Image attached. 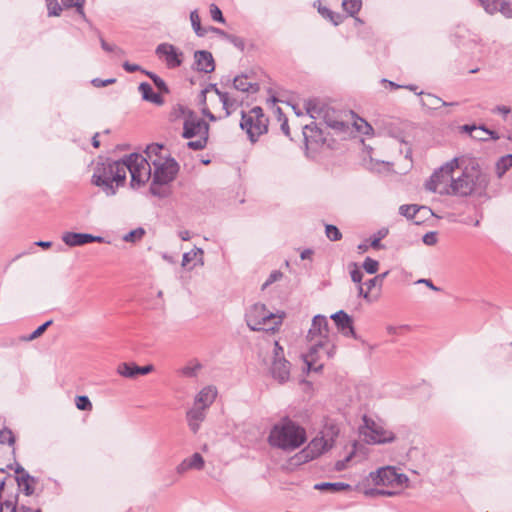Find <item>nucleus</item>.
<instances>
[{
	"mask_svg": "<svg viewBox=\"0 0 512 512\" xmlns=\"http://www.w3.org/2000/svg\"><path fill=\"white\" fill-rule=\"evenodd\" d=\"M127 163L124 158L121 160L106 159L97 163L91 183L99 187L106 196H114L119 187L126 183Z\"/></svg>",
	"mask_w": 512,
	"mask_h": 512,
	"instance_id": "nucleus-1",
	"label": "nucleus"
},
{
	"mask_svg": "<svg viewBox=\"0 0 512 512\" xmlns=\"http://www.w3.org/2000/svg\"><path fill=\"white\" fill-rule=\"evenodd\" d=\"M306 440V430L288 416L274 424L268 435L270 446L284 451L295 450L302 446Z\"/></svg>",
	"mask_w": 512,
	"mask_h": 512,
	"instance_id": "nucleus-2",
	"label": "nucleus"
},
{
	"mask_svg": "<svg viewBox=\"0 0 512 512\" xmlns=\"http://www.w3.org/2000/svg\"><path fill=\"white\" fill-rule=\"evenodd\" d=\"M307 340L311 343L309 351L304 355V362L309 371H320L322 364H316L317 354L330 343L329 324L326 316L318 314L313 317L311 327L307 333Z\"/></svg>",
	"mask_w": 512,
	"mask_h": 512,
	"instance_id": "nucleus-3",
	"label": "nucleus"
},
{
	"mask_svg": "<svg viewBox=\"0 0 512 512\" xmlns=\"http://www.w3.org/2000/svg\"><path fill=\"white\" fill-rule=\"evenodd\" d=\"M305 109L311 118L322 119L335 134H347L350 130V122L347 120L348 113L345 111L336 110L318 99L307 100Z\"/></svg>",
	"mask_w": 512,
	"mask_h": 512,
	"instance_id": "nucleus-4",
	"label": "nucleus"
},
{
	"mask_svg": "<svg viewBox=\"0 0 512 512\" xmlns=\"http://www.w3.org/2000/svg\"><path fill=\"white\" fill-rule=\"evenodd\" d=\"M472 170V173L465 171L458 178H453L449 185H446L443 190H439V194L469 196L473 192L485 191L490 183L489 175L476 169L474 166Z\"/></svg>",
	"mask_w": 512,
	"mask_h": 512,
	"instance_id": "nucleus-5",
	"label": "nucleus"
},
{
	"mask_svg": "<svg viewBox=\"0 0 512 512\" xmlns=\"http://www.w3.org/2000/svg\"><path fill=\"white\" fill-rule=\"evenodd\" d=\"M152 165L154 173L149 192L155 197L166 198L171 193L169 184L175 180L180 169L179 164L174 158L168 157L152 160Z\"/></svg>",
	"mask_w": 512,
	"mask_h": 512,
	"instance_id": "nucleus-6",
	"label": "nucleus"
},
{
	"mask_svg": "<svg viewBox=\"0 0 512 512\" xmlns=\"http://www.w3.org/2000/svg\"><path fill=\"white\" fill-rule=\"evenodd\" d=\"M338 433L339 429L335 425H326L322 431L321 437H315L312 439L304 449L296 454L298 462L306 463L312 461L331 449L334 439L338 436Z\"/></svg>",
	"mask_w": 512,
	"mask_h": 512,
	"instance_id": "nucleus-7",
	"label": "nucleus"
},
{
	"mask_svg": "<svg viewBox=\"0 0 512 512\" xmlns=\"http://www.w3.org/2000/svg\"><path fill=\"white\" fill-rule=\"evenodd\" d=\"M247 326L252 331H274L281 324V317L266 310L264 304L256 303L246 313Z\"/></svg>",
	"mask_w": 512,
	"mask_h": 512,
	"instance_id": "nucleus-8",
	"label": "nucleus"
},
{
	"mask_svg": "<svg viewBox=\"0 0 512 512\" xmlns=\"http://www.w3.org/2000/svg\"><path fill=\"white\" fill-rule=\"evenodd\" d=\"M240 127L248 134V138L255 143L258 138L268 131V118L259 106L253 107L249 114L241 112Z\"/></svg>",
	"mask_w": 512,
	"mask_h": 512,
	"instance_id": "nucleus-9",
	"label": "nucleus"
},
{
	"mask_svg": "<svg viewBox=\"0 0 512 512\" xmlns=\"http://www.w3.org/2000/svg\"><path fill=\"white\" fill-rule=\"evenodd\" d=\"M124 162L127 163L126 172H130V186L133 189L145 185L150 180L152 176L151 164L143 155L131 153L124 157Z\"/></svg>",
	"mask_w": 512,
	"mask_h": 512,
	"instance_id": "nucleus-10",
	"label": "nucleus"
},
{
	"mask_svg": "<svg viewBox=\"0 0 512 512\" xmlns=\"http://www.w3.org/2000/svg\"><path fill=\"white\" fill-rule=\"evenodd\" d=\"M457 167L458 160L455 158L435 170L425 184L426 190L439 193V190H443L446 185L451 183L452 173Z\"/></svg>",
	"mask_w": 512,
	"mask_h": 512,
	"instance_id": "nucleus-11",
	"label": "nucleus"
},
{
	"mask_svg": "<svg viewBox=\"0 0 512 512\" xmlns=\"http://www.w3.org/2000/svg\"><path fill=\"white\" fill-rule=\"evenodd\" d=\"M290 362L284 356V349L278 341H274L273 358L270 367L272 377L279 383H285L290 377Z\"/></svg>",
	"mask_w": 512,
	"mask_h": 512,
	"instance_id": "nucleus-12",
	"label": "nucleus"
},
{
	"mask_svg": "<svg viewBox=\"0 0 512 512\" xmlns=\"http://www.w3.org/2000/svg\"><path fill=\"white\" fill-rule=\"evenodd\" d=\"M363 422L365 427L369 430V433H365V438L368 443L385 444L395 440V434L392 431L385 430L366 415L363 416Z\"/></svg>",
	"mask_w": 512,
	"mask_h": 512,
	"instance_id": "nucleus-13",
	"label": "nucleus"
},
{
	"mask_svg": "<svg viewBox=\"0 0 512 512\" xmlns=\"http://www.w3.org/2000/svg\"><path fill=\"white\" fill-rule=\"evenodd\" d=\"M209 124L202 118L196 116L194 111H189V116L185 118L183 123L182 137L191 139L198 134L209 135Z\"/></svg>",
	"mask_w": 512,
	"mask_h": 512,
	"instance_id": "nucleus-14",
	"label": "nucleus"
},
{
	"mask_svg": "<svg viewBox=\"0 0 512 512\" xmlns=\"http://www.w3.org/2000/svg\"><path fill=\"white\" fill-rule=\"evenodd\" d=\"M156 55L165 60L169 69H175L183 63V52L170 43H161L156 47Z\"/></svg>",
	"mask_w": 512,
	"mask_h": 512,
	"instance_id": "nucleus-15",
	"label": "nucleus"
},
{
	"mask_svg": "<svg viewBox=\"0 0 512 512\" xmlns=\"http://www.w3.org/2000/svg\"><path fill=\"white\" fill-rule=\"evenodd\" d=\"M331 319L334 321L337 329L342 333L345 337H353L358 340L359 336L355 332L353 326L352 317L347 314L344 310H339L331 315Z\"/></svg>",
	"mask_w": 512,
	"mask_h": 512,
	"instance_id": "nucleus-16",
	"label": "nucleus"
},
{
	"mask_svg": "<svg viewBox=\"0 0 512 512\" xmlns=\"http://www.w3.org/2000/svg\"><path fill=\"white\" fill-rule=\"evenodd\" d=\"M303 137L306 146H311L313 149L324 145L327 141L325 132L315 122L303 127Z\"/></svg>",
	"mask_w": 512,
	"mask_h": 512,
	"instance_id": "nucleus-17",
	"label": "nucleus"
},
{
	"mask_svg": "<svg viewBox=\"0 0 512 512\" xmlns=\"http://www.w3.org/2000/svg\"><path fill=\"white\" fill-rule=\"evenodd\" d=\"M62 241L69 247H77L93 242L102 243L104 238L89 233L65 232L62 235Z\"/></svg>",
	"mask_w": 512,
	"mask_h": 512,
	"instance_id": "nucleus-18",
	"label": "nucleus"
},
{
	"mask_svg": "<svg viewBox=\"0 0 512 512\" xmlns=\"http://www.w3.org/2000/svg\"><path fill=\"white\" fill-rule=\"evenodd\" d=\"M396 468L392 466L381 467L370 472L369 478L375 486H394Z\"/></svg>",
	"mask_w": 512,
	"mask_h": 512,
	"instance_id": "nucleus-19",
	"label": "nucleus"
},
{
	"mask_svg": "<svg viewBox=\"0 0 512 512\" xmlns=\"http://www.w3.org/2000/svg\"><path fill=\"white\" fill-rule=\"evenodd\" d=\"M194 69L198 72L211 73L215 70V61L211 52L198 50L194 53Z\"/></svg>",
	"mask_w": 512,
	"mask_h": 512,
	"instance_id": "nucleus-20",
	"label": "nucleus"
},
{
	"mask_svg": "<svg viewBox=\"0 0 512 512\" xmlns=\"http://www.w3.org/2000/svg\"><path fill=\"white\" fill-rule=\"evenodd\" d=\"M14 480L16 481L19 490L25 496H31L34 494L35 485L38 483V478L30 474H25L24 476L14 477Z\"/></svg>",
	"mask_w": 512,
	"mask_h": 512,
	"instance_id": "nucleus-21",
	"label": "nucleus"
},
{
	"mask_svg": "<svg viewBox=\"0 0 512 512\" xmlns=\"http://www.w3.org/2000/svg\"><path fill=\"white\" fill-rule=\"evenodd\" d=\"M0 512H42L41 509H32L26 505H18V494L14 499L0 501Z\"/></svg>",
	"mask_w": 512,
	"mask_h": 512,
	"instance_id": "nucleus-22",
	"label": "nucleus"
},
{
	"mask_svg": "<svg viewBox=\"0 0 512 512\" xmlns=\"http://www.w3.org/2000/svg\"><path fill=\"white\" fill-rule=\"evenodd\" d=\"M143 100L161 106L164 104V99L159 93H155L152 86L148 82H142L138 87Z\"/></svg>",
	"mask_w": 512,
	"mask_h": 512,
	"instance_id": "nucleus-23",
	"label": "nucleus"
},
{
	"mask_svg": "<svg viewBox=\"0 0 512 512\" xmlns=\"http://www.w3.org/2000/svg\"><path fill=\"white\" fill-rule=\"evenodd\" d=\"M247 78L246 74L236 76L233 79V87L241 92L257 93L260 90L259 83L248 82Z\"/></svg>",
	"mask_w": 512,
	"mask_h": 512,
	"instance_id": "nucleus-24",
	"label": "nucleus"
},
{
	"mask_svg": "<svg viewBox=\"0 0 512 512\" xmlns=\"http://www.w3.org/2000/svg\"><path fill=\"white\" fill-rule=\"evenodd\" d=\"M202 407H195L187 411V420L190 429L193 433H197L200 428V423L204 420L205 414Z\"/></svg>",
	"mask_w": 512,
	"mask_h": 512,
	"instance_id": "nucleus-25",
	"label": "nucleus"
},
{
	"mask_svg": "<svg viewBox=\"0 0 512 512\" xmlns=\"http://www.w3.org/2000/svg\"><path fill=\"white\" fill-rule=\"evenodd\" d=\"M216 394H217V392L213 387H211V386L205 387L197 394V396L195 398V404L201 405L200 407H202L203 409H206L213 403V401L216 397Z\"/></svg>",
	"mask_w": 512,
	"mask_h": 512,
	"instance_id": "nucleus-26",
	"label": "nucleus"
},
{
	"mask_svg": "<svg viewBox=\"0 0 512 512\" xmlns=\"http://www.w3.org/2000/svg\"><path fill=\"white\" fill-rule=\"evenodd\" d=\"M424 212V216L432 214V210L426 206H418L416 204H404L399 207L400 215L407 219H415L417 213Z\"/></svg>",
	"mask_w": 512,
	"mask_h": 512,
	"instance_id": "nucleus-27",
	"label": "nucleus"
},
{
	"mask_svg": "<svg viewBox=\"0 0 512 512\" xmlns=\"http://www.w3.org/2000/svg\"><path fill=\"white\" fill-rule=\"evenodd\" d=\"M418 95H423L424 97L421 99V104L423 107H426L428 109L437 110L441 107H444L446 104V101H443L438 96L431 94V93H424L419 92Z\"/></svg>",
	"mask_w": 512,
	"mask_h": 512,
	"instance_id": "nucleus-28",
	"label": "nucleus"
},
{
	"mask_svg": "<svg viewBox=\"0 0 512 512\" xmlns=\"http://www.w3.org/2000/svg\"><path fill=\"white\" fill-rule=\"evenodd\" d=\"M314 489L320 491L340 492L350 490L351 486L344 482H321L314 485Z\"/></svg>",
	"mask_w": 512,
	"mask_h": 512,
	"instance_id": "nucleus-29",
	"label": "nucleus"
},
{
	"mask_svg": "<svg viewBox=\"0 0 512 512\" xmlns=\"http://www.w3.org/2000/svg\"><path fill=\"white\" fill-rule=\"evenodd\" d=\"M512 168V154L502 156L495 164V171L498 178H502L503 175Z\"/></svg>",
	"mask_w": 512,
	"mask_h": 512,
	"instance_id": "nucleus-30",
	"label": "nucleus"
},
{
	"mask_svg": "<svg viewBox=\"0 0 512 512\" xmlns=\"http://www.w3.org/2000/svg\"><path fill=\"white\" fill-rule=\"evenodd\" d=\"M134 367H137L135 362H123L118 365L117 372L125 378L134 379L137 377V371Z\"/></svg>",
	"mask_w": 512,
	"mask_h": 512,
	"instance_id": "nucleus-31",
	"label": "nucleus"
},
{
	"mask_svg": "<svg viewBox=\"0 0 512 512\" xmlns=\"http://www.w3.org/2000/svg\"><path fill=\"white\" fill-rule=\"evenodd\" d=\"M190 21L197 36L204 37L207 34V29L201 26V20L197 10L191 11Z\"/></svg>",
	"mask_w": 512,
	"mask_h": 512,
	"instance_id": "nucleus-32",
	"label": "nucleus"
},
{
	"mask_svg": "<svg viewBox=\"0 0 512 512\" xmlns=\"http://www.w3.org/2000/svg\"><path fill=\"white\" fill-rule=\"evenodd\" d=\"M142 73H144L146 76H148L152 80L153 84L156 86V88L161 93L168 94L170 92L169 87L166 84V82L161 77H159L157 74H155L154 72H151V71H147V70H142Z\"/></svg>",
	"mask_w": 512,
	"mask_h": 512,
	"instance_id": "nucleus-33",
	"label": "nucleus"
},
{
	"mask_svg": "<svg viewBox=\"0 0 512 512\" xmlns=\"http://www.w3.org/2000/svg\"><path fill=\"white\" fill-rule=\"evenodd\" d=\"M86 0H61L63 7L65 8H76L77 13L84 19H86V15L84 12V5Z\"/></svg>",
	"mask_w": 512,
	"mask_h": 512,
	"instance_id": "nucleus-34",
	"label": "nucleus"
},
{
	"mask_svg": "<svg viewBox=\"0 0 512 512\" xmlns=\"http://www.w3.org/2000/svg\"><path fill=\"white\" fill-rule=\"evenodd\" d=\"M362 6V0H343L342 7L350 15H356Z\"/></svg>",
	"mask_w": 512,
	"mask_h": 512,
	"instance_id": "nucleus-35",
	"label": "nucleus"
},
{
	"mask_svg": "<svg viewBox=\"0 0 512 512\" xmlns=\"http://www.w3.org/2000/svg\"><path fill=\"white\" fill-rule=\"evenodd\" d=\"M202 368V365L196 361L194 364H188L181 369H179V374L187 377V378H194L197 376L198 371Z\"/></svg>",
	"mask_w": 512,
	"mask_h": 512,
	"instance_id": "nucleus-36",
	"label": "nucleus"
},
{
	"mask_svg": "<svg viewBox=\"0 0 512 512\" xmlns=\"http://www.w3.org/2000/svg\"><path fill=\"white\" fill-rule=\"evenodd\" d=\"M163 145L162 144H158V143H153V144H150L147 146L146 150H145V154H146V158L148 159V161L150 162V164L152 165V160H155V159H161L158 155L160 153V151L163 149Z\"/></svg>",
	"mask_w": 512,
	"mask_h": 512,
	"instance_id": "nucleus-37",
	"label": "nucleus"
},
{
	"mask_svg": "<svg viewBox=\"0 0 512 512\" xmlns=\"http://www.w3.org/2000/svg\"><path fill=\"white\" fill-rule=\"evenodd\" d=\"M389 275V271H385L383 273H380L376 275L375 277L369 279L367 282H365L366 288H368V291H371L374 287L381 288L383 285L384 279Z\"/></svg>",
	"mask_w": 512,
	"mask_h": 512,
	"instance_id": "nucleus-38",
	"label": "nucleus"
},
{
	"mask_svg": "<svg viewBox=\"0 0 512 512\" xmlns=\"http://www.w3.org/2000/svg\"><path fill=\"white\" fill-rule=\"evenodd\" d=\"M145 229L142 227H138L134 230H131L126 235H124L123 240L125 242H132L135 243L137 241H140L143 236L145 235Z\"/></svg>",
	"mask_w": 512,
	"mask_h": 512,
	"instance_id": "nucleus-39",
	"label": "nucleus"
},
{
	"mask_svg": "<svg viewBox=\"0 0 512 512\" xmlns=\"http://www.w3.org/2000/svg\"><path fill=\"white\" fill-rule=\"evenodd\" d=\"M16 438L11 429L4 427L0 430V444L7 443L9 446H14Z\"/></svg>",
	"mask_w": 512,
	"mask_h": 512,
	"instance_id": "nucleus-40",
	"label": "nucleus"
},
{
	"mask_svg": "<svg viewBox=\"0 0 512 512\" xmlns=\"http://www.w3.org/2000/svg\"><path fill=\"white\" fill-rule=\"evenodd\" d=\"M75 405L81 411H90L92 410V403L88 396L79 395L75 398Z\"/></svg>",
	"mask_w": 512,
	"mask_h": 512,
	"instance_id": "nucleus-41",
	"label": "nucleus"
},
{
	"mask_svg": "<svg viewBox=\"0 0 512 512\" xmlns=\"http://www.w3.org/2000/svg\"><path fill=\"white\" fill-rule=\"evenodd\" d=\"M207 143H208V135H203L198 140L188 141L186 146L191 150L199 151V150H203L207 146Z\"/></svg>",
	"mask_w": 512,
	"mask_h": 512,
	"instance_id": "nucleus-42",
	"label": "nucleus"
},
{
	"mask_svg": "<svg viewBox=\"0 0 512 512\" xmlns=\"http://www.w3.org/2000/svg\"><path fill=\"white\" fill-rule=\"evenodd\" d=\"M325 234L327 238L331 241H339L342 238V233L340 230L332 224H327L325 226Z\"/></svg>",
	"mask_w": 512,
	"mask_h": 512,
	"instance_id": "nucleus-43",
	"label": "nucleus"
},
{
	"mask_svg": "<svg viewBox=\"0 0 512 512\" xmlns=\"http://www.w3.org/2000/svg\"><path fill=\"white\" fill-rule=\"evenodd\" d=\"M224 97L225 98H219V99L223 105V109L225 110V116L228 117L231 115L232 110L235 109L236 101H235V99H231L227 92H225Z\"/></svg>",
	"mask_w": 512,
	"mask_h": 512,
	"instance_id": "nucleus-44",
	"label": "nucleus"
},
{
	"mask_svg": "<svg viewBox=\"0 0 512 512\" xmlns=\"http://www.w3.org/2000/svg\"><path fill=\"white\" fill-rule=\"evenodd\" d=\"M499 1L500 0H478L479 4L483 7L485 12L491 15L497 13Z\"/></svg>",
	"mask_w": 512,
	"mask_h": 512,
	"instance_id": "nucleus-45",
	"label": "nucleus"
},
{
	"mask_svg": "<svg viewBox=\"0 0 512 512\" xmlns=\"http://www.w3.org/2000/svg\"><path fill=\"white\" fill-rule=\"evenodd\" d=\"M192 469L201 470L204 467V459L200 453H194L191 457L186 458Z\"/></svg>",
	"mask_w": 512,
	"mask_h": 512,
	"instance_id": "nucleus-46",
	"label": "nucleus"
},
{
	"mask_svg": "<svg viewBox=\"0 0 512 512\" xmlns=\"http://www.w3.org/2000/svg\"><path fill=\"white\" fill-rule=\"evenodd\" d=\"M362 267L368 274H375L378 271L379 262L371 257H366Z\"/></svg>",
	"mask_w": 512,
	"mask_h": 512,
	"instance_id": "nucleus-47",
	"label": "nucleus"
},
{
	"mask_svg": "<svg viewBox=\"0 0 512 512\" xmlns=\"http://www.w3.org/2000/svg\"><path fill=\"white\" fill-rule=\"evenodd\" d=\"M47 9L49 16H60L63 8L61 4L57 0H46Z\"/></svg>",
	"mask_w": 512,
	"mask_h": 512,
	"instance_id": "nucleus-48",
	"label": "nucleus"
},
{
	"mask_svg": "<svg viewBox=\"0 0 512 512\" xmlns=\"http://www.w3.org/2000/svg\"><path fill=\"white\" fill-rule=\"evenodd\" d=\"M198 255H203V250L201 248H195L189 252L183 254L182 258V266L186 267L192 260H194Z\"/></svg>",
	"mask_w": 512,
	"mask_h": 512,
	"instance_id": "nucleus-49",
	"label": "nucleus"
},
{
	"mask_svg": "<svg viewBox=\"0 0 512 512\" xmlns=\"http://www.w3.org/2000/svg\"><path fill=\"white\" fill-rule=\"evenodd\" d=\"M497 12H500L506 18H512V6L506 0H500L497 7Z\"/></svg>",
	"mask_w": 512,
	"mask_h": 512,
	"instance_id": "nucleus-50",
	"label": "nucleus"
},
{
	"mask_svg": "<svg viewBox=\"0 0 512 512\" xmlns=\"http://www.w3.org/2000/svg\"><path fill=\"white\" fill-rule=\"evenodd\" d=\"M358 120L360 121V124H358L357 121L354 122V126L357 129V131L361 132L364 135H369L373 131L372 126L362 118H358Z\"/></svg>",
	"mask_w": 512,
	"mask_h": 512,
	"instance_id": "nucleus-51",
	"label": "nucleus"
},
{
	"mask_svg": "<svg viewBox=\"0 0 512 512\" xmlns=\"http://www.w3.org/2000/svg\"><path fill=\"white\" fill-rule=\"evenodd\" d=\"M210 14H211V18L214 21L219 22V23H225V18L223 16V13L216 4L210 5Z\"/></svg>",
	"mask_w": 512,
	"mask_h": 512,
	"instance_id": "nucleus-52",
	"label": "nucleus"
},
{
	"mask_svg": "<svg viewBox=\"0 0 512 512\" xmlns=\"http://www.w3.org/2000/svg\"><path fill=\"white\" fill-rule=\"evenodd\" d=\"M225 40L229 41L231 44H233L236 48L243 51L245 48V42L243 38L233 35V34H227Z\"/></svg>",
	"mask_w": 512,
	"mask_h": 512,
	"instance_id": "nucleus-53",
	"label": "nucleus"
},
{
	"mask_svg": "<svg viewBox=\"0 0 512 512\" xmlns=\"http://www.w3.org/2000/svg\"><path fill=\"white\" fill-rule=\"evenodd\" d=\"M283 276V273L279 270H274L271 272L267 280L263 283L262 289H266L268 286H270L272 283L280 280Z\"/></svg>",
	"mask_w": 512,
	"mask_h": 512,
	"instance_id": "nucleus-54",
	"label": "nucleus"
},
{
	"mask_svg": "<svg viewBox=\"0 0 512 512\" xmlns=\"http://www.w3.org/2000/svg\"><path fill=\"white\" fill-rule=\"evenodd\" d=\"M189 111H191V110H190V109H188L187 107H185L184 105H182V104H177V105L173 108L172 115H173L175 118H179V117H182V116L188 117V116H189Z\"/></svg>",
	"mask_w": 512,
	"mask_h": 512,
	"instance_id": "nucleus-55",
	"label": "nucleus"
},
{
	"mask_svg": "<svg viewBox=\"0 0 512 512\" xmlns=\"http://www.w3.org/2000/svg\"><path fill=\"white\" fill-rule=\"evenodd\" d=\"M351 265L353 266V269L350 271L352 281L361 284L363 278L362 271L358 268L356 263H352Z\"/></svg>",
	"mask_w": 512,
	"mask_h": 512,
	"instance_id": "nucleus-56",
	"label": "nucleus"
},
{
	"mask_svg": "<svg viewBox=\"0 0 512 512\" xmlns=\"http://www.w3.org/2000/svg\"><path fill=\"white\" fill-rule=\"evenodd\" d=\"M5 471L7 469H10V470H14L15 472V477H20V476H24L25 474H29L24 468L22 465H20L19 463H15V464H8L6 466V468H4Z\"/></svg>",
	"mask_w": 512,
	"mask_h": 512,
	"instance_id": "nucleus-57",
	"label": "nucleus"
},
{
	"mask_svg": "<svg viewBox=\"0 0 512 512\" xmlns=\"http://www.w3.org/2000/svg\"><path fill=\"white\" fill-rule=\"evenodd\" d=\"M5 471L7 469H10V470H14L15 472V477H20V476H24L25 474H29L24 468L22 465H20L19 463H15V464H8L6 466V468H4Z\"/></svg>",
	"mask_w": 512,
	"mask_h": 512,
	"instance_id": "nucleus-58",
	"label": "nucleus"
},
{
	"mask_svg": "<svg viewBox=\"0 0 512 512\" xmlns=\"http://www.w3.org/2000/svg\"><path fill=\"white\" fill-rule=\"evenodd\" d=\"M5 471L7 469H10V470H14L15 472V477H20V476H24L25 474H29L24 468L22 465H20L19 463H15V464H8L6 466V468H4Z\"/></svg>",
	"mask_w": 512,
	"mask_h": 512,
	"instance_id": "nucleus-59",
	"label": "nucleus"
},
{
	"mask_svg": "<svg viewBox=\"0 0 512 512\" xmlns=\"http://www.w3.org/2000/svg\"><path fill=\"white\" fill-rule=\"evenodd\" d=\"M277 111L279 113V120H281V117H283V121L281 123V131L285 134V136L290 138V129L288 125V119L287 117L282 113L281 108H277Z\"/></svg>",
	"mask_w": 512,
	"mask_h": 512,
	"instance_id": "nucleus-60",
	"label": "nucleus"
},
{
	"mask_svg": "<svg viewBox=\"0 0 512 512\" xmlns=\"http://www.w3.org/2000/svg\"><path fill=\"white\" fill-rule=\"evenodd\" d=\"M422 241L428 246L435 245L437 243V233L434 231L427 232L424 234Z\"/></svg>",
	"mask_w": 512,
	"mask_h": 512,
	"instance_id": "nucleus-61",
	"label": "nucleus"
},
{
	"mask_svg": "<svg viewBox=\"0 0 512 512\" xmlns=\"http://www.w3.org/2000/svg\"><path fill=\"white\" fill-rule=\"evenodd\" d=\"M479 129H480V132L485 133L486 137H489V139H492V140L500 139V136L496 131L488 129L485 125H480Z\"/></svg>",
	"mask_w": 512,
	"mask_h": 512,
	"instance_id": "nucleus-62",
	"label": "nucleus"
},
{
	"mask_svg": "<svg viewBox=\"0 0 512 512\" xmlns=\"http://www.w3.org/2000/svg\"><path fill=\"white\" fill-rule=\"evenodd\" d=\"M115 82H116L115 78H109V79H105V80H102L100 78H95V79H93L91 81V83L95 87H105V86H108V85L113 84Z\"/></svg>",
	"mask_w": 512,
	"mask_h": 512,
	"instance_id": "nucleus-63",
	"label": "nucleus"
},
{
	"mask_svg": "<svg viewBox=\"0 0 512 512\" xmlns=\"http://www.w3.org/2000/svg\"><path fill=\"white\" fill-rule=\"evenodd\" d=\"M134 369L137 371V377H138L139 375H147L150 372H152L154 370V366L152 364H148L145 366L137 365V367H134Z\"/></svg>",
	"mask_w": 512,
	"mask_h": 512,
	"instance_id": "nucleus-64",
	"label": "nucleus"
}]
</instances>
